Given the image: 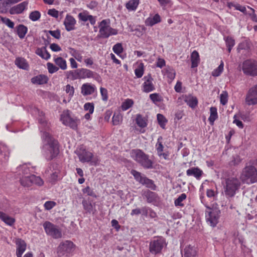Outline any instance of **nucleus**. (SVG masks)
Wrapping results in <instances>:
<instances>
[{"instance_id": "f257e3e1", "label": "nucleus", "mask_w": 257, "mask_h": 257, "mask_svg": "<svg viewBox=\"0 0 257 257\" xmlns=\"http://www.w3.org/2000/svg\"><path fill=\"white\" fill-rule=\"evenodd\" d=\"M40 123L41 132H43L42 138L45 142L43 146L45 156L48 161L55 158L59 153L58 142L47 132L50 128V125L44 117L38 119Z\"/></svg>"}, {"instance_id": "f03ea898", "label": "nucleus", "mask_w": 257, "mask_h": 257, "mask_svg": "<svg viewBox=\"0 0 257 257\" xmlns=\"http://www.w3.org/2000/svg\"><path fill=\"white\" fill-rule=\"evenodd\" d=\"M240 186L241 182L238 178L234 177L226 178L223 185L224 193L226 197H233L238 192Z\"/></svg>"}, {"instance_id": "7ed1b4c3", "label": "nucleus", "mask_w": 257, "mask_h": 257, "mask_svg": "<svg viewBox=\"0 0 257 257\" xmlns=\"http://www.w3.org/2000/svg\"><path fill=\"white\" fill-rule=\"evenodd\" d=\"M131 157L145 169H152L153 161L149 159L148 155L140 149H134L131 152Z\"/></svg>"}, {"instance_id": "20e7f679", "label": "nucleus", "mask_w": 257, "mask_h": 257, "mask_svg": "<svg viewBox=\"0 0 257 257\" xmlns=\"http://www.w3.org/2000/svg\"><path fill=\"white\" fill-rule=\"evenodd\" d=\"M242 182L247 184H252L257 182V171L251 165L245 167L240 176Z\"/></svg>"}, {"instance_id": "39448f33", "label": "nucleus", "mask_w": 257, "mask_h": 257, "mask_svg": "<svg viewBox=\"0 0 257 257\" xmlns=\"http://www.w3.org/2000/svg\"><path fill=\"white\" fill-rule=\"evenodd\" d=\"M99 35L98 36L103 38H107L110 36L115 35L117 30L111 28L107 20H103L99 24Z\"/></svg>"}, {"instance_id": "423d86ee", "label": "nucleus", "mask_w": 257, "mask_h": 257, "mask_svg": "<svg viewBox=\"0 0 257 257\" xmlns=\"http://www.w3.org/2000/svg\"><path fill=\"white\" fill-rule=\"evenodd\" d=\"M131 174L134 176L136 180L141 184L146 186V187L150 188L153 190L156 189V186L154 184V182L146 177L144 175H142L140 172L135 170H132Z\"/></svg>"}, {"instance_id": "0eeeda50", "label": "nucleus", "mask_w": 257, "mask_h": 257, "mask_svg": "<svg viewBox=\"0 0 257 257\" xmlns=\"http://www.w3.org/2000/svg\"><path fill=\"white\" fill-rule=\"evenodd\" d=\"M75 153L78 156L79 161L82 163L90 162L92 165H96L97 160L94 159L92 160L93 155L92 153L87 151L83 147L77 149Z\"/></svg>"}, {"instance_id": "6e6552de", "label": "nucleus", "mask_w": 257, "mask_h": 257, "mask_svg": "<svg viewBox=\"0 0 257 257\" xmlns=\"http://www.w3.org/2000/svg\"><path fill=\"white\" fill-rule=\"evenodd\" d=\"M75 248V245L73 242L70 240L62 241L57 248V253L59 257L64 255L67 256L71 253Z\"/></svg>"}, {"instance_id": "1a4fd4ad", "label": "nucleus", "mask_w": 257, "mask_h": 257, "mask_svg": "<svg viewBox=\"0 0 257 257\" xmlns=\"http://www.w3.org/2000/svg\"><path fill=\"white\" fill-rule=\"evenodd\" d=\"M43 225L47 235L55 239L60 238L62 237L61 230L56 225L47 221L43 223Z\"/></svg>"}, {"instance_id": "9d476101", "label": "nucleus", "mask_w": 257, "mask_h": 257, "mask_svg": "<svg viewBox=\"0 0 257 257\" xmlns=\"http://www.w3.org/2000/svg\"><path fill=\"white\" fill-rule=\"evenodd\" d=\"M242 71L247 75L257 76V62L251 60H247L242 64Z\"/></svg>"}, {"instance_id": "9b49d317", "label": "nucleus", "mask_w": 257, "mask_h": 257, "mask_svg": "<svg viewBox=\"0 0 257 257\" xmlns=\"http://www.w3.org/2000/svg\"><path fill=\"white\" fill-rule=\"evenodd\" d=\"M165 244V240L163 237H158L150 241L149 251L153 254H157L161 252Z\"/></svg>"}, {"instance_id": "f8f14e48", "label": "nucleus", "mask_w": 257, "mask_h": 257, "mask_svg": "<svg viewBox=\"0 0 257 257\" xmlns=\"http://www.w3.org/2000/svg\"><path fill=\"white\" fill-rule=\"evenodd\" d=\"M245 101L248 105L257 104V84L248 89L246 94Z\"/></svg>"}, {"instance_id": "ddd939ff", "label": "nucleus", "mask_w": 257, "mask_h": 257, "mask_svg": "<svg viewBox=\"0 0 257 257\" xmlns=\"http://www.w3.org/2000/svg\"><path fill=\"white\" fill-rule=\"evenodd\" d=\"M61 120L64 124L70 126L73 130H76L77 128L78 123L79 122L78 119L71 117L68 111L61 115Z\"/></svg>"}, {"instance_id": "4468645a", "label": "nucleus", "mask_w": 257, "mask_h": 257, "mask_svg": "<svg viewBox=\"0 0 257 257\" xmlns=\"http://www.w3.org/2000/svg\"><path fill=\"white\" fill-rule=\"evenodd\" d=\"M219 211L213 209L206 213L207 222L212 226L214 227L218 222Z\"/></svg>"}, {"instance_id": "2eb2a0df", "label": "nucleus", "mask_w": 257, "mask_h": 257, "mask_svg": "<svg viewBox=\"0 0 257 257\" xmlns=\"http://www.w3.org/2000/svg\"><path fill=\"white\" fill-rule=\"evenodd\" d=\"M79 72L80 79H85L86 78H92L97 81H99L100 79V77L99 74L89 69L81 68L79 69Z\"/></svg>"}, {"instance_id": "dca6fc26", "label": "nucleus", "mask_w": 257, "mask_h": 257, "mask_svg": "<svg viewBox=\"0 0 257 257\" xmlns=\"http://www.w3.org/2000/svg\"><path fill=\"white\" fill-rule=\"evenodd\" d=\"M10 153V150L6 145L0 144V165L5 166L7 164Z\"/></svg>"}, {"instance_id": "f3484780", "label": "nucleus", "mask_w": 257, "mask_h": 257, "mask_svg": "<svg viewBox=\"0 0 257 257\" xmlns=\"http://www.w3.org/2000/svg\"><path fill=\"white\" fill-rule=\"evenodd\" d=\"M47 171L48 173L50 174V181L52 183H55L57 180L58 175L60 172L58 164L57 163H52Z\"/></svg>"}, {"instance_id": "a211bd4d", "label": "nucleus", "mask_w": 257, "mask_h": 257, "mask_svg": "<svg viewBox=\"0 0 257 257\" xmlns=\"http://www.w3.org/2000/svg\"><path fill=\"white\" fill-rule=\"evenodd\" d=\"M145 80L143 84V91L148 93L155 90V86L153 84V78L150 74L144 77Z\"/></svg>"}, {"instance_id": "6ab92c4d", "label": "nucleus", "mask_w": 257, "mask_h": 257, "mask_svg": "<svg viewBox=\"0 0 257 257\" xmlns=\"http://www.w3.org/2000/svg\"><path fill=\"white\" fill-rule=\"evenodd\" d=\"M76 23V21L73 16L68 14L66 15L64 21V25L67 31L74 30L75 29Z\"/></svg>"}, {"instance_id": "aec40b11", "label": "nucleus", "mask_w": 257, "mask_h": 257, "mask_svg": "<svg viewBox=\"0 0 257 257\" xmlns=\"http://www.w3.org/2000/svg\"><path fill=\"white\" fill-rule=\"evenodd\" d=\"M28 5L27 1L23 2L11 8L10 13L12 15L20 14L23 12Z\"/></svg>"}, {"instance_id": "412c9836", "label": "nucleus", "mask_w": 257, "mask_h": 257, "mask_svg": "<svg viewBox=\"0 0 257 257\" xmlns=\"http://www.w3.org/2000/svg\"><path fill=\"white\" fill-rule=\"evenodd\" d=\"M16 244L17 245V256L22 257V254L26 249V243L22 239L18 238L16 241Z\"/></svg>"}, {"instance_id": "4be33fe9", "label": "nucleus", "mask_w": 257, "mask_h": 257, "mask_svg": "<svg viewBox=\"0 0 257 257\" xmlns=\"http://www.w3.org/2000/svg\"><path fill=\"white\" fill-rule=\"evenodd\" d=\"M81 89L82 95L87 96L93 94L96 90V87L94 85L86 83L82 85Z\"/></svg>"}, {"instance_id": "5701e85b", "label": "nucleus", "mask_w": 257, "mask_h": 257, "mask_svg": "<svg viewBox=\"0 0 257 257\" xmlns=\"http://www.w3.org/2000/svg\"><path fill=\"white\" fill-rule=\"evenodd\" d=\"M184 101L191 108H194L198 104V99L196 97L191 95H185L182 96Z\"/></svg>"}, {"instance_id": "b1692460", "label": "nucleus", "mask_w": 257, "mask_h": 257, "mask_svg": "<svg viewBox=\"0 0 257 257\" xmlns=\"http://www.w3.org/2000/svg\"><path fill=\"white\" fill-rule=\"evenodd\" d=\"M48 80L49 78L47 76L40 74L32 78L31 81L34 84L42 85L47 83Z\"/></svg>"}, {"instance_id": "393cba45", "label": "nucleus", "mask_w": 257, "mask_h": 257, "mask_svg": "<svg viewBox=\"0 0 257 257\" xmlns=\"http://www.w3.org/2000/svg\"><path fill=\"white\" fill-rule=\"evenodd\" d=\"M186 174L188 176H194L199 180L203 174V171L199 168L194 167L188 169L186 171Z\"/></svg>"}, {"instance_id": "a878e982", "label": "nucleus", "mask_w": 257, "mask_h": 257, "mask_svg": "<svg viewBox=\"0 0 257 257\" xmlns=\"http://www.w3.org/2000/svg\"><path fill=\"white\" fill-rule=\"evenodd\" d=\"M82 204L83 205V209L86 213L93 214L96 211L95 209V204H93L89 200L83 199L82 201Z\"/></svg>"}, {"instance_id": "bb28decb", "label": "nucleus", "mask_w": 257, "mask_h": 257, "mask_svg": "<svg viewBox=\"0 0 257 257\" xmlns=\"http://www.w3.org/2000/svg\"><path fill=\"white\" fill-rule=\"evenodd\" d=\"M142 195L146 198L148 203L156 202L158 200L157 194L150 190L143 192Z\"/></svg>"}, {"instance_id": "cd10ccee", "label": "nucleus", "mask_w": 257, "mask_h": 257, "mask_svg": "<svg viewBox=\"0 0 257 257\" xmlns=\"http://www.w3.org/2000/svg\"><path fill=\"white\" fill-rule=\"evenodd\" d=\"M0 219L9 226L13 225L16 221L14 218L9 216L2 211H0Z\"/></svg>"}, {"instance_id": "c85d7f7f", "label": "nucleus", "mask_w": 257, "mask_h": 257, "mask_svg": "<svg viewBox=\"0 0 257 257\" xmlns=\"http://www.w3.org/2000/svg\"><path fill=\"white\" fill-rule=\"evenodd\" d=\"M36 54L40 56L42 58L48 60L50 58V54L46 49V46L37 48L35 52Z\"/></svg>"}, {"instance_id": "c756f323", "label": "nucleus", "mask_w": 257, "mask_h": 257, "mask_svg": "<svg viewBox=\"0 0 257 257\" xmlns=\"http://www.w3.org/2000/svg\"><path fill=\"white\" fill-rule=\"evenodd\" d=\"M191 68L197 67L200 62L199 53L196 50L193 51L191 55Z\"/></svg>"}, {"instance_id": "7c9ffc66", "label": "nucleus", "mask_w": 257, "mask_h": 257, "mask_svg": "<svg viewBox=\"0 0 257 257\" xmlns=\"http://www.w3.org/2000/svg\"><path fill=\"white\" fill-rule=\"evenodd\" d=\"M184 257H197L196 248L189 245L184 249Z\"/></svg>"}, {"instance_id": "2f4dec72", "label": "nucleus", "mask_w": 257, "mask_h": 257, "mask_svg": "<svg viewBox=\"0 0 257 257\" xmlns=\"http://www.w3.org/2000/svg\"><path fill=\"white\" fill-rule=\"evenodd\" d=\"M161 21L160 16L158 14H156L153 17H149L147 18L145 21L146 26H152Z\"/></svg>"}, {"instance_id": "473e14b6", "label": "nucleus", "mask_w": 257, "mask_h": 257, "mask_svg": "<svg viewBox=\"0 0 257 257\" xmlns=\"http://www.w3.org/2000/svg\"><path fill=\"white\" fill-rule=\"evenodd\" d=\"M79 73V69H78L74 71L70 70L67 71L65 73L68 79L74 80L76 79H80Z\"/></svg>"}, {"instance_id": "72a5a7b5", "label": "nucleus", "mask_w": 257, "mask_h": 257, "mask_svg": "<svg viewBox=\"0 0 257 257\" xmlns=\"http://www.w3.org/2000/svg\"><path fill=\"white\" fill-rule=\"evenodd\" d=\"M15 64L20 68L27 70L29 65L26 60L23 58H17L15 60Z\"/></svg>"}, {"instance_id": "f704fd0d", "label": "nucleus", "mask_w": 257, "mask_h": 257, "mask_svg": "<svg viewBox=\"0 0 257 257\" xmlns=\"http://www.w3.org/2000/svg\"><path fill=\"white\" fill-rule=\"evenodd\" d=\"M28 31V28L24 25L20 24L17 27V32L20 39H23Z\"/></svg>"}, {"instance_id": "c9c22d12", "label": "nucleus", "mask_w": 257, "mask_h": 257, "mask_svg": "<svg viewBox=\"0 0 257 257\" xmlns=\"http://www.w3.org/2000/svg\"><path fill=\"white\" fill-rule=\"evenodd\" d=\"M55 64L62 70H66L67 66L66 61L61 57H58L54 59Z\"/></svg>"}, {"instance_id": "e433bc0d", "label": "nucleus", "mask_w": 257, "mask_h": 257, "mask_svg": "<svg viewBox=\"0 0 257 257\" xmlns=\"http://www.w3.org/2000/svg\"><path fill=\"white\" fill-rule=\"evenodd\" d=\"M210 115L208 120L211 124H213L214 121L217 118L218 115L217 112V109L215 107H211L210 108Z\"/></svg>"}, {"instance_id": "4c0bfd02", "label": "nucleus", "mask_w": 257, "mask_h": 257, "mask_svg": "<svg viewBox=\"0 0 257 257\" xmlns=\"http://www.w3.org/2000/svg\"><path fill=\"white\" fill-rule=\"evenodd\" d=\"M136 123L140 127L144 128L147 125L146 120L142 115L138 114L137 115L136 118Z\"/></svg>"}, {"instance_id": "58836bf2", "label": "nucleus", "mask_w": 257, "mask_h": 257, "mask_svg": "<svg viewBox=\"0 0 257 257\" xmlns=\"http://www.w3.org/2000/svg\"><path fill=\"white\" fill-rule=\"evenodd\" d=\"M139 4V0H130L126 4V8L131 11L135 10Z\"/></svg>"}, {"instance_id": "ea45409f", "label": "nucleus", "mask_w": 257, "mask_h": 257, "mask_svg": "<svg viewBox=\"0 0 257 257\" xmlns=\"http://www.w3.org/2000/svg\"><path fill=\"white\" fill-rule=\"evenodd\" d=\"M10 4H11L9 0H0V13H6Z\"/></svg>"}, {"instance_id": "a19ab883", "label": "nucleus", "mask_w": 257, "mask_h": 257, "mask_svg": "<svg viewBox=\"0 0 257 257\" xmlns=\"http://www.w3.org/2000/svg\"><path fill=\"white\" fill-rule=\"evenodd\" d=\"M226 46L227 47V50L229 53H230L232 47L235 45L234 40L230 37H227L225 39Z\"/></svg>"}, {"instance_id": "79ce46f5", "label": "nucleus", "mask_w": 257, "mask_h": 257, "mask_svg": "<svg viewBox=\"0 0 257 257\" xmlns=\"http://www.w3.org/2000/svg\"><path fill=\"white\" fill-rule=\"evenodd\" d=\"M20 182L22 185L25 187H29L32 184L31 179V175L23 177L20 180Z\"/></svg>"}, {"instance_id": "37998d69", "label": "nucleus", "mask_w": 257, "mask_h": 257, "mask_svg": "<svg viewBox=\"0 0 257 257\" xmlns=\"http://www.w3.org/2000/svg\"><path fill=\"white\" fill-rule=\"evenodd\" d=\"M88 14V12L84 11L78 15V18L80 21L86 22L88 21L89 17L90 16Z\"/></svg>"}, {"instance_id": "c03bdc74", "label": "nucleus", "mask_w": 257, "mask_h": 257, "mask_svg": "<svg viewBox=\"0 0 257 257\" xmlns=\"http://www.w3.org/2000/svg\"><path fill=\"white\" fill-rule=\"evenodd\" d=\"M223 67H224V63L222 61H221V63L219 66L215 69H214L212 72V75L213 76H219L223 70Z\"/></svg>"}, {"instance_id": "a18cd8bd", "label": "nucleus", "mask_w": 257, "mask_h": 257, "mask_svg": "<svg viewBox=\"0 0 257 257\" xmlns=\"http://www.w3.org/2000/svg\"><path fill=\"white\" fill-rule=\"evenodd\" d=\"M187 197L185 193H182L180 195L177 199L175 200V206H179L183 207L184 206V204L182 202Z\"/></svg>"}, {"instance_id": "49530a36", "label": "nucleus", "mask_w": 257, "mask_h": 257, "mask_svg": "<svg viewBox=\"0 0 257 257\" xmlns=\"http://www.w3.org/2000/svg\"><path fill=\"white\" fill-rule=\"evenodd\" d=\"M112 50L114 53L117 55L122 53L123 51L122 44L120 43H116L113 46Z\"/></svg>"}, {"instance_id": "de8ad7c7", "label": "nucleus", "mask_w": 257, "mask_h": 257, "mask_svg": "<svg viewBox=\"0 0 257 257\" xmlns=\"http://www.w3.org/2000/svg\"><path fill=\"white\" fill-rule=\"evenodd\" d=\"M163 138L161 136L159 137L157 140V142L156 145V148L157 151V154L163 152V149L164 147L162 144V142H161Z\"/></svg>"}, {"instance_id": "09e8293b", "label": "nucleus", "mask_w": 257, "mask_h": 257, "mask_svg": "<svg viewBox=\"0 0 257 257\" xmlns=\"http://www.w3.org/2000/svg\"><path fill=\"white\" fill-rule=\"evenodd\" d=\"M122 121V116L119 114L114 113L112 117V122L113 125H116L119 124Z\"/></svg>"}, {"instance_id": "8fccbe9b", "label": "nucleus", "mask_w": 257, "mask_h": 257, "mask_svg": "<svg viewBox=\"0 0 257 257\" xmlns=\"http://www.w3.org/2000/svg\"><path fill=\"white\" fill-rule=\"evenodd\" d=\"M41 17V14L38 11L32 12L29 15V19L32 21H36Z\"/></svg>"}, {"instance_id": "3c124183", "label": "nucleus", "mask_w": 257, "mask_h": 257, "mask_svg": "<svg viewBox=\"0 0 257 257\" xmlns=\"http://www.w3.org/2000/svg\"><path fill=\"white\" fill-rule=\"evenodd\" d=\"M134 103L132 99H127L124 101L122 105L121 108L123 110H126L132 107Z\"/></svg>"}, {"instance_id": "603ef678", "label": "nucleus", "mask_w": 257, "mask_h": 257, "mask_svg": "<svg viewBox=\"0 0 257 257\" xmlns=\"http://www.w3.org/2000/svg\"><path fill=\"white\" fill-rule=\"evenodd\" d=\"M157 120L160 126L164 128L167 122V120L165 117L161 114H158Z\"/></svg>"}, {"instance_id": "864d4df0", "label": "nucleus", "mask_w": 257, "mask_h": 257, "mask_svg": "<svg viewBox=\"0 0 257 257\" xmlns=\"http://www.w3.org/2000/svg\"><path fill=\"white\" fill-rule=\"evenodd\" d=\"M1 20L2 22L6 25L8 27L12 29L14 28V23L12 22L10 19L1 17Z\"/></svg>"}, {"instance_id": "5fc2aeb1", "label": "nucleus", "mask_w": 257, "mask_h": 257, "mask_svg": "<svg viewBox=\"0 0 257 257\" xmlns=\"http://www.w3.org/2000/svg\"><path fill=\"white\" fill-rule=\"evenodd\" d=\"M47 69L49 73L53 74L58 71L59 68L54 65L53 63L48 62L47 64Z\"/></svg>"}, {"instance_id": "6e6d98bb", "label": "nucleus", "mask_w": 257, "mask_h": 257, "mask_svg": "<svg viewBox=\"0 0 257 257\" xmlns=\"http://www.w3.org/2000/svg\"><path fill=\"white\" fill-rule=\"evenodd\" d=\"M82 192L84 194H87V195L92 196L95 198L97 197V196L93 189H91L89 186H87L85 188L82 189Z\"/></svg>"}, {"instance_id": "4d7b16f0", "label": "nucleus", "mask_w": 257, "mask_h": 257, "mask_svg": "<svg viewBox=\"0 0 257 257\" xmlns=\"http://www.w3.org/2000/svg\"><path fill=\"white\" fill-rule=\"evenodd\" d=\"M167 77L172 81L175 77L176 73L175 70L172 68H168L166 70Z\"/></svg>"}, {"instance_id": "13d9d810", "label": "nucleus", "mask_w": 257, "mask_h": 257, "mask_svg": "<svg viewBox=\"0 0 257 257\" xmlns=\"http://www.w3.org/2000/svg\"><path fill=\"white\" fill-rule=\"evenodd\" d=\"M135 73L138 78H141L142 77L144 74V68L143 64L142 63H141L140 66L135 69Z\"/></svg>"}, {"instance_id": "bf43d9fd", "label": "nucleus", "mask_w": 257, "mask_h": 257, "mask_svg": "<svg viewBox=\"0 0 257 257\" xmlns=\"http://www.w3.org/2000/svg\"><path fill=\"white\" fill-rule=\"evenodd\" d=\"M220 103L222 105H225L228 101V93L226 91H223L220 95Z\"/></svg>"}, {"instance_id": "052dcab7", "label": "nucleus", "mask_w": 257, "mask_h": 257, "mask_svg": "<svg viewBox=\"0 0 257 257\" xmlns=\"http://www.w3.org/2000/svg\"><path fill=\"white\" fill-rule=\"evenodd\" d=\"M94 109V105L92 102H87L84 105V109L88 111L90 113H93Z\"/></svg>"}, {"instance_id": "680f3d73", "label": "nucleus", "mask_w": 257, "mask_h": 257, "mask_svg": "<svg viewBox=\"0 0 257 257\" xmlns=\"http://www.w3.org/2000/svg\"><path fill=\"white\" fill-rule=\"evenodd\" d=\"M31 179L32 184H36L39 186H41L43 184V181L39 177L36 176L35 175H31Z\"/></svg>"}, {"instance_id": "e2e57ef3", "label": "nucleus", "mask_w": 257, "mask_h": 257, "mask_svg": "<svg viewBox=\"0 0 257 257\" xmlns=\"http://www.w3.org/2000/svg\"><path fill=\"white\" fill-rule=\"evenodd\" d=\"M150 98L154 103L159 102L162 100L161 97L156 93L150 94Z\"/></svg>"}, {"instance_id": "0e129e2a", "label": "nucleus", "mask_w": 257, "mask_h": 257, "mask_svg": "<svg viewBox=\"0 0 257 257\" xmlns=\"http://www.w3.org/2000/svg\"><path fill=\"white\" fill-rule=\"evenodd\" d=\"M56 205V203L55 202L53 201H47L45 203L44 207L46 210H50Z\"/></svg>"}, {"instance_id": "69168bd1", "label": "nucleus", "mask_w": 257, "mask_h": 257, "mask_svg": "<svg viewBox=\"0 0 257 257\" xmlns=\"http://www.w3.org/2000/svg\"><path fill=\"white\" fill-rule=\"evenodd\" d=\"M48 32L54 38L57 39H60L61 38V32L60 30L57 29L55 31L49 30Z\"/></svg>"}, {"instance_id": "338daca9", "label": "nucleus", "mask_w": 257, "mask_h": 257, "mask_svg": "<svg viewBox=\"0 0 257 257\" xmlns=\"http://www.w3.org/2000/svg\"><path fill=\"white\" fill-rule=\"evenodd\" d=\"M66 92L69 94L70 97H72L74 93V88L73 86H71L70 84H67L66 86L65 89Z\"/></svg>"}, {"instance_id": "774afa93", "label": "nucleus", "mask_w": 257, "mask_h": 257, "mask_svg": "<svg viewBox=\"0 0 257 257\" xmlns=\"http://www.w3.org/2000/svg\"><path fill=\"white\" fill-rule=\"evenodd\" d=\"M100 93L102 96V99L103 101H106L108 99L107 90L103 87L100 88Z\"/></svg>"}]
</instances>
